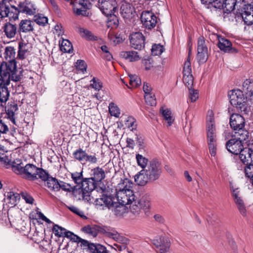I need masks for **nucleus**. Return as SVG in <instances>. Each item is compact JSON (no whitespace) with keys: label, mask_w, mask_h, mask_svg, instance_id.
<instances>
[{"label":"nucleus","mask_w":253,"mask_h":253,"mask_svg":"<svg viewBox=\"0 0 253 253\" xmlns=\"http://www.w3.org/2000/svg\"><path fill=\"white\" fill-rule=\"evenodd\" d=\"M12 170L22 178L30 181H35L39 179L46 178L47 171L42 168L37 167L32 164H28L24 166L19 160L11 162Z\"/></svg>","instance_id":"f257e3e1"},{"label":"nucleus","mask_w":253,"mask_h":253,"mask_svg":"<svg viewBox=\"0 0 253 253\" xmlns=\"http://www.w3.org/2000/svg\"><path fill=\"white\" fill-rule=\"evenodd\" d=\"M21 71L17 69L15 60L3 62L0 66V81L4 85H8L10 80L19 81L21 79Z\"/></svg>","instance_id":"f03ea898"},{"label":"nucleus","mask_w":253,"mask_h":253,"mask_svg":"<svg viewBox=\"0 0 253 253\" xmlns=\"http://www.w3.org/2000/svg\"><path fill=\"white\" fill-rule=\"evenodd\" d=\"M126 205H129L130 211L134 215H139L143 212L146 213L150 207V201L146 196H143L140 199H135V196L132 194L130 196L126 195Z\"/></svg>","instance_id":"7ed1b4c3"},{"label":"nucleus","mask_w":253,"mask_h":253,"mask_svg":"<svg viewBox=\"0 0 253 253\" xmlns=\"http://www.w3.org/2000/svg\"><path fill=\"white\" fill-rule=\"evenodd\" d=\"M207 136L210 154L215 156L216 154L217 137L213 116L207 118Z\"/></svg>","instance_id":"20e7f679"},{"label":"nucleus","mask_w":253,"mask_h":253,"mask_svg":"<svg viewBox=\"0 0 253 253\" xmlns=\"http://www.w3.org/2000/svg\"><path fill=\"white\" fill-rule=\"evenodd\" d=\"M230 102L231 105L241 113L247 114L250 111L247 100L243 92L239 89L232 90L229 95Z\"/></svg>","instance_id":"39448f33"},{"label":"nucleus","mask_w":253,"mask_h":253,"mask_svg":"<svg viewBox=\"0 0 253 253\" xmlns=\"http://www.w3.org/2000/svg\"><path fill=\"white\" fill-rule=\"evenodd\" d=\"M143 171L150 178V182H154L160 177L162 173L161 163L156 160L150 161Z\"/></svg>","instance_id":"423d86ee"},{"label":"nucleus","mask_w":253,"mask_h":253,"mask_svg":"<svg viewBox=\"0 0 253 253\" xmlns=\"http://www.w3.org/2000/svg\"><path fill=\"white\" fill-rule=\"evenodd\" d=\"M239 154L241 161L246 166L253 165V140L248 143L247 147H243Z\"/></svg>","instance_id":"0eeeda50"},{"label":"nucleus","mask_w":253,"mask_h":253,"mask_svg":"<svg viewBox=\"0 0 253 253\" xmlns=\"http://www.w3.org/2000/svg\"><path fill=\"white\" fill-rule=\"evenodd\" d=\"M98 6L105 15L114 13L117 7L116 0H98Z\"/></svg>","instance_id":"6e6552de"},{"label":"nucleus","mask_w":253,"mask_h":253,"mask_svg":"<svg viewBox=\"0 0 253 253\" xmlns=\"http://www.w3.org/2000/svg\"><path fill=\"white\" fill-rule=\"evenodd\" d=\"M238 13L242 17L244 23L247 25L253 24V5L251 4H244Z\"/></svg>","instance_id":"1a4fd4ad"},{"label":"nucleus","mask_w":253,"mask_h":253,"mask_svg":"<svg viewBox=\"0 0 253 253\" xmlns=\"http://www.w3.org/2000/svg\"><path fill=\"white\" fill-rule=\"evenodd\" d=\"M141 20L143 25L148 29L154 28L157 23V18L150 11H144L141 15Z\"/></svg>","instance_id":"9d476101"},{"label":"nucleus","mask_w":253,"mask_h":253,"mask_svg":"<svg viewBox=\"0 0 253 253\" xmlns=\"http://www.w3.org/2000/svg\"><path fill=\"white\" fill-rule=\"evenodd\" d=\"M157 252L160 253H166L169 252L170 247L169 240L165 237H160L152 241Z\"/></svg>","instance_id":"9b49d317"},{"label":"nucleus","mask_w":253,"mask_h":253,"mask_svg":"<svg viewBox=\"0 0 253 253\" xmlns=\"http://www.w3.org/2000/svg\"><path fill=\"white\" fill-rule=\"evenodd\" d=\"M131 46L136 49L141 50L144 47L145 38L142 33L135 32L129 36Z\"/></svg>","instance_id":"f8f14e48"},{"label":"nucleus","mask_w":253,"mask_h":253,"mask_svg":"<svg viewBox=\"0 0 253 253\" xmlns=\"http://www.w3.org/2000/svg\"><path fill=\"white\" fill-rule=\"evenodd\" d=\"M243 89L246 94L248 108L253 105V80L247 79L243 84Z\"/></svg>","instance_id":"ddd939ff"},{"label":"nucleus","mask_w":253,"mask_h":253,"mask_svg":"<svg viewBox=\"0 0 253 253\" xmlns=\"http://www.w3.org/2000/svg\"><path fill=\"white\" fill-rule=\"evenodd\" d=\"M218 43L217 46L219 48L224 52L230 53H236L238 50L232 47L231 41L221 36L217 35Z\"/></svg>","instance_id":"4468645a"},{"label":"nucleus","mask_w":253,"mask_h":253,"mask_svg":"<svg viewBox=\"0 0 253 253\" xmlns=\"http://www.w3.org/2000/svg\"><path fill=\"white\" fill-rule=\"evenodd\" d=\"M232 195L239 212L243 216H246L247 215L246 208L238 188L232 190Z\"/></svg>","instance_id":"2eb2a0df"},{"label":"nucleus","mask_w":253,"mask_h":253,"mask_svg":"<svg viewBox=\"0 0 253 253\" xmlns=\"http://www.w3.org/2000/svg\"><path fill=\"white\" fill-rule=\"evenodd\" d=\"M91 3L89 0H80L77 5H73L74 12L77 15H87V10L90 8Z\"/></svg>","instance_id":"dca6fc26"},{"label":"nucleus","mask_w":253,"mask_h":253,"mask_svg":"<svg viewBox=\"0 0 253 253\" xmlns=\"http://www.w3.org/2000/svg\"><path fill=\"white\" fill-rule=\"evenodd\" d=\"M226 148L230 153L238 155L243 148V145L239 139L233 138L226 142Z\"/></svg>","instance_id":"f3484780"},{"label":"nucleus","mask_w":253,"mask_h":253,"mask_svg":"<svg viewBox=\"0 0 253 253\" xmlns=\"http://www.w3.org/2000/svg\"><path fill=\"white\" fill-rule=\"evenodd\" d=\"M245 121L244 117L239 114H233L230 118L231 127L236 131L244 128Z\"/></svg>","instance_id":"a211bd4d"},{"label":"nucleus","mask_w":253,"mask_h":253,"mask_svg":"<svg viewBox=\"0 0 253 253\" xmlns=\"http://www.w3.org/2000/svg\"><path fill=\"white\" fill-rule=\"evenodd\" d=\"M20 12L29 15H35L37 12V8L35 5L31 1L25 0L20 2L18 4Z\"/></svg>","instance_id":"6ab92c4d"},{"label":"nucleus","mask_w":253,"mask_h":253,"mask_svg":"<svg viewBox=\"0 0 253 253\" xmlns=\"http://www.w3.org/2000/svg\"><path fill=\"white\" fill-rule=\"evenodd\" d=\"M113 199L110 196L102 194L100 198L95 199L94 204L97 208L102 207V209H104L105 208L111 209Z\"/></svg>","instance_id":"aec40b11"},{"label":"nucleus","mask_w":253,"mask_h":253,"mask_svg":"<svg viewBox=\"0 0 253 253\" xmlns=\"http://www.w3.org/2000/svg\"><path fill=\"white\" fill-rule=\"evenodd\" d=\"M124 199L122 200V202L120 203L114 201L115 198H114L111 203V209H112L115 214L117 216H121L126 212V207L125 205H126V200L125 197Z\"/></svg>","instance_id":"412c9836"},{"label":"nucleus","mask_w":253,"mask_h":253,"mask_svg":"<svg viewBox=\"0 0 253 253\" xmlns=\"http://www.w3.org/2000/svg\"><path fill=\"white\" fill-rule=\"evenodd\" d=\"M132 182L129 179L125 178L124 179H121L120 183L118 184V189L120 191L126 193V195L131 196L133 194L131 189L133 187Z\"/></svg>","instance_id":"4be33fe9"},{"label":"nucleus","mask_w":253,"mask_h":253,"mask_svg":"<svg viewBox=\"0 0 253 253\" xmlns=\"http://www.w3.org/2000/svg\"><path fill=\"white\" fill-rule=\"evenodd\" d=\"M121 14L125 19H131L134 15V8L129 3L124 2L121 5Z\"/></svg>","instance_id":"5701e85b"},{"label":"nucleus","mask_w":253,"mask_h":253,"mask_svg":"<svg viewBox=\"0 0 253 253\" xmlns=\"http://www.w3.org/2000/svg\"><path fill=\"white\" fill-rule=\"evenodd\" d=\"M91 179L96 181L97 183L101 182L105 177V174L103 169L97 167L90 170Z\"/></svg>","instance_id":"b1692460"},{"label":"nucleus","mask_w":253,"mask_h":253,"mask_svg":"<svg viewBox=\"0 0 253 253\" xmlns=\"http://www.w3.org/2000/svg\"><path fill=\"white\" fill-rule=\"evenodd\" d=\"M97 183L91 179V177L84 178L79 189L81 191L92 192L97 186Z\"/></svg>","instance_id":"393cba45"},{"label":"nucleus","mask_w":253,"mask_h":253,"mask_svg":"<svg viewBox=\"0 0 253 253\" xmlns=\"http://www.w3.org/2000/svg\"><path fill=\"white\" fill-rule=\"evenodd\" d=\"M2 29L5 35L9 39L14 38L17 33L16 25L9 22L5 23Z\"/></svg>","instance_id":"a878e982"},{"label":"nucleus","mask_w":253,"mask_h":253,"mask_svg":"<svg viewBox=\"0 0 253 253\" xmlns=\"http://www.w3.org/2000/svg\"><path fill=\"white\" fill-rule=\"evenodd\" d=\"M135 182L140 186H144L150 182V178L142 169L134 176Z\"/></svg>","instance_id":"bb28decb"},{"label":"nucleus","mask_w":253,"mask_h":253,"mask_svg":"<svg viewBox=\"0 0 253 253\" xmlns=\"http://www.w3.org/2000/svg\"><path fill=\"white\" fill-rule=\"evenodd\" d=\"M34 22L29 20H22L19 23V30L23 33L32 32L34 30Z\"/></svg>","instance_id":"cd10ccee"},{"label":"nucleus","mask_w":253,"mask_h":253,"mask_svg":"<svg viewBox=\"0 0 253 253\" xmlns=\"http://www.w3.org/2000/svg\"><path fill=\"white\" fill-rule=\"evenodd\" d=\"M120 55L130 62H134L140 59L138 52L135 51H123L121 52Z\"/></svg>","instance_id":"c85d7f7f"},{"label":"nucleus","mask_w":253,"mask_h":253,"mask_svg":"<svg viewBox=\"0 0 253 253\" xmlns=\"http://www.w3.org/2000/svg\"><path fill=\"white\" fill-rule=\"evenodd\" d=\"M47 176H46V178L44 179H41V180L43 181H46V186L50 190L58 191L57 184H58L59 181L56 178L50 176V175L47 171Z\"/></svg>","instance_id":"c756f323"},{"label":"nucleus","mask_w":253,"mask_h":253,"mask_svg":"<svg viewBox=\"0 0 253 253\" xmlns=\"http://www.w3.org/2000/svg\"><path fill=\"white\" fill-rule=\"evenodd\" d=\"M0 108L2 107V103H5L8 99L9 92L7 85L1 84V81H0Z\"/></svg>","instance_id":"7c9ffc66"},{"label":"nucleus","mask_w":253,"mask_h":253,"mask_svg":"<svg viewBox=\"0 0 253 253\" xmlns=\"http://www.w3.org/2000/svg\"><path fill=\"white\" fill-rule=\"evenodd\" d=\"M81 230L85 234L93 237L97 236L98 234V227L96 225H87L83 227Z\"/></svg>","instance_id":"2f4dec72"},{"label":"nucleus","mask_w":253,"mask_h":253,"mask_svg":"<svg viewBox=\"0 0 253 253\" xmlns=\"http://www.w3.org/2000/svg\"><path fill=\"white\" fill-rule=\"evenodd\" d=\"M86 153L85 150H84L82 148H79L73 152V155L76 160L80 162L82 164H84Z\"/></svg>","instance_id":"473e14b6"},{"label":"nucleus","mask_w":253,"mask_h":253,"mask_svg":"<svg viewBox=\"0 0 253 253\" xmlns=\"http://www.w3.org/2000/svg\"><path fill=\"white\" fill-rule=\"evenodd\" d=\"M222 6L217 9H223L227 13H230L234 10L236 5L235 0H223Z\"/></svg>","instance_id":"72a5a7b5"},{"label":"nucleus","mask_w":253,"mask_h":253,"mask_svg":"<svg viewBox=\"0 0 253 253\" xmlns=\"http://www.w3.org/2000/svg\"><path fill=\"white\" fill-rule=\"evenodd\" d=\"M249 132L244 128L235 131V138L238 139L241 142L246 141L249 138Z\"/></svg>","instance_id":"f704fd0d"},{"label":"nucleus","mask_w":253,"mask_h":253,"mask_svg":"<svg viewBox=\"0 0 253 253\" xmlns=\"http://www.w3.org/2000/svg\"><path fill=\"white\" fill-rule=\"evenodd\" d=\"M20 12L19 8L15 6H11V8H9L8 13L6 17H8L10 21H15L18 18V15Z\"/></svg>","instance_id":"c9c22d12"},{"label":"nucleus","mask_w":253,"mask_h":253,"mask_svg":"<svg viewBox=\"0 0 253 253\" xmlns=\"http://www.w3.org/2000/svg\"><path fill=\"white\" fill-rule=\"evenodd\" d=\"M71 178L74 182L79 186V188L82 185L84 178L83 177V171L81 172H75L71 173Z\"/></svg>","instance_id":"e433bc0d"},{"label":"nucleus","mask_w":253,"mask_h":253,"mask_svg":"<svg viewBox=\"0 0 253 253\" xmlns=\"http://www.w3.org/2000/svg\"><path fill=\"white\" fill-rule=\"evenodd\" d=\"M79 32L81 34L82 36L87 40L89 41H97L98 38L96 36H94L92 33L87 29L84 28H80Z\"/></svg>","instance_id":"4c0bfd02"},{"label":"nucleus","mask_w":253,"mask_h":253,"mask_svg":"<svg viewBox=\"0 0 253 253\" xmlns=\"http://www.w3.org/2000/svg\"><path fill=\"white\" fill-rule=\"evenodd\" d=\"M18 110V106L16 104H14L12 105H11L9 108L6 110V115L7 116V118L10 119V120L15 123V112Z\"/></svg>","instance_id":"58836bf2"},{"label":"nucleus","mask_w":253,"mask_h":253,"mask_svg":"<svg viewBox=\"0 0 253 253\" xmlns=\"http://www.w3.org/2000/svg\"><path fill=\"white\" fill-rule=\"evenodd\" d=\"M7 200H9V203L11 205H15L17 202L19 200L20 196L17 193H14L13 192H7Z\"/></svg>","instance_id":"ea45409f"},{"label":"nucleus","mask_w":253,"mask_h":253,"mask_svg":"<svg viewBox=\"0 0 253 253\" xmlns=\"http://www.w3.org/2000/svg\"><path fill=\"white\" fill-rule=\"evenodd\" d=\"M60 49L64 52L70 53L73 50L71 42L67 40H63L60 45Z\"/></svg>","instance_id":"a19ab883"},{"label":"nucleus","mask_w":253,"mask_h":253,"mask_svg":"<svg viewBox=\"0 0 253 253\" xmlns=\"http://www.w3.org/2000/svg\"><path fill=\"white\" fill-rule=\"evenodd\" d=\"M108 17V23L112 28H117L119 24L118 17L113 13L110 15H106Z\"/></svg>","instance_id":"79ce46f5"},{"label":"nucleus","mask_w":253,"mask_h":253,"mask_svg":"<svg viewBox=\"0 0 253 253\" xmlns=\"http://www.w3.org/2000/svg\"><path fill=\"white\" fill-rule=\"evenodd\" d=\"M34 21L38 25L44 26L48 22V19L42 14L35 15L34 17Z\"/></svg>","instance_id":"37998d69"},{"label":"nucleus","mask_w":253,"mask_h":253,"mask_svg":"<svg viewBox=\"0 0 253 253\" xmlns=\"http://www.w3.org/2000/svg\"><path fill=\"white\" fill-rule=\"evenodd\" d=\"M85 159L84 164L89 163V164L95 165L98 161V158L96 153L89 154L86 153Z\"/></svg>","instance_id":"c03bdc74"},{"label":"nucleus","mask_w":253,"mask_h":253,"mask_svg":"<svg viewBox=\"0 0 253 253\" xmlns=\"http://www.w3.org/2000/svg\"><path fill=\"white\" fill-rule=\"evenodd\" d=\"M106 236L119 242L123 241V237L115 230H111V232H106Z\"/></svg>","instance_id":"a18cd8bd"},{"label":"nucleus","mask_w":253,"mask_h":253,"mask_svg":"<svg viewBox=\"0 0 253 253\" xmlns=\"http://www.w3.org/2000/svg\"><path fill=\"white\" fill-rule=\"evenodd\" d=\"M4 55L6 60L9 59L8 61L15 60L14 59L15 55L14 48L12 46L6 47L4 51Z\"/></svg>","instance_id":"49530a36"},{"label":"nucleus","mask_w":253,"mask_h":253,"mask_svg":"<svg viewBox=\"0 0 253 253\" xmlns=\"http://www.w3.org/2000/svg\"><path fill=\"white\" fill-rule=\"evenodd\" d=\"M9 6L5 2L0 1V19L6 17L8 13Z\"/></svg>","instance_id":"de8ad7c7"},{"label":"nucleus","mask_w":253,"mask_h":253,"mask_svg":"<svg viewBox=\"0 0 253 253\" xmlns=\"http://www.w3.org/2000/svg\"><path fill=\"white\" fill-rule=\"evenodd\" d=\"M18 56L20 58H24L25 54L28 51V43L20 42L18 45Z\"/></svg>","instance_id":"09e8293b"},{"label":"nucleus","mask_w":253,"mask_h":253,"mask_svg":"<svg viewBox=\"0 0 253 253\" xmlns=\"http://www.w3.org/2000/svg\"><path fill=\"white\" fill-rule=\"evenodd\" d=\"M244 172L246 177L250 179V182L253 186V165L245 166L244 168Z\"/></svg>","instance_id":"8fccbe9b"},{"label":"nucleus","mask_w":253,"mask_h":253,"mask_svg":"<svg viewBox=\"0 0 253 253\" xmlns=\"http://www.w3.org/2000/svg\"><path fill=\"white\" fill-rule=\"evenodd\" d=\"M109 111L111 116L116 118H118L120 115L119 108L113 102L109 104Z\"/></svg>","instance_id":"3c124183"},{"label":"nucleus","mask_w":253,"mask_h":253,"mask_svg":"<svg viewBox=\"0 0 253 253\" xmlns=\"http://www.w3.org/2000/svg\"><path fill=\"white\" fill-rule=\"evenodd\" d=\"M125 126L131 131L135 130L137 126L135 119L131 116L128 117L126 121Z\"/></svg>","instance_id":"603ef678"},{"label":"nucleus","mask_w":253,"mask_h":253,"mask_svg":"<svg viewBox=\"0 0 253 253\" xmlns=\"http://www.w3.org/2000/svg\"><path fill=\"white\" fill-rule=\"evenodd\" d=\"M171 115V111L169 109L163 110L162 111V115L166 121H167L168 126H171L174 121Z\"/></svg>","instance_id":"864d4df0"},{"label":"nucleus","mask_w":253,"mask_h":253,"mask_svg":"<svg viewBox=\"0 0 253 253\" xmlns=\"http://www.w3.org/2000/svg\"><path fill=\"white\" fill-rule=\"evenodd\" d=\"M136 159L138 165L141 167L143 169H145L148 164V160L147 158L143 157L142 155L136 154Z\"/></svg>","instance_id":"5fc2aeb1"},{"label":"nucleus","mask_w":253,"mask_h":253,"mask_svg":"<svg viewBox=\"0 0 253 253\" xmlns=\"http://www.w3.org/2000/svg\"><path fill=\"white\" fill-rule=\"evenodd\" d=\"M197 51H208V48L206 44L205 39L203 36H200L198 38Z\"/></svg>","instance_id":"6e6d98bb"},{"label":"nucleus","mask_w":253,"mask_h":253,"mask_svg":"<svg viewBox=\"0 0 253 253\" xmlns=\"http://www.w3.org/2000/svg\"><path fill=\"white\" fill-rule=\"evenodd\" d=\"M129 84L132 87H137L141 84V81L138 77L136 75L129 76Z\"/></svg>","instance_id":"4d7b16f0"},{"label":"nucleus","mask_w":253,"mask_h":253,"mask_svg":"<svg viewBox=\"0 0 253 253\" xmlns=\"http://www.w3.org/2000/svg\"><path fill=\"white\" fill-rule=\"evenodd\" d=\"M144 98L146 103L150 106H156L157 101L155 95L153 93H150L145 95Z\"/></svg>","instance_id":"13d9d810"},{"label":"nucleus","mask_w":253,"mask_h":253,"mask_svg":"<svg viewBox=\"0 0 253 253\" xmlns=\"http://www.w3.org/2000/svg\"><path fill=\"white\" fill-rule=\"evenodd\" d=\"M202 3L206 4H212L215 8H220L222 6L223 0H201Z\"/></svg>","instance_id":"bf43d9fd"},{"label":"nucleus","mask_w":253,"mask_h":253,"mask_svg":"<svg viewBox=\"0 0 253 253\" xmlns=\"http://www.w3.org/2000/svg\"><path fill=\"white\" fill-rule=\"evenodd\" d=\"M90 86L96 90H100L102 88L103 85L102 83L100 80L94 77L90 81Z\"/></svg>","instance_id":"052dcab7"},{"label":"nucleus","mask_w":253,"mask_h":253,"mask_svg":"<svg viewBox=\"0 0 253 253\" xmlns=\"http://www.w3.org/2000/svg\"><path fill=\"white\" fill-rule=\"evenodd\" d=\"M197 59L198 62L200 63L206 62L208 57V51H197Z\"/></svg>","instance_id":"680f3d73"},{"label":"nucleus","mask_w":253,"mask_h":253,"mask_svg":"<svg viewBox=\"0 0 253 253\" xmlns=\"http://www.w3.org/2000/svg\"><path fill=\"white\" fill-rule=\"evenodd\" d=\"M101 49L103 52V57L107 61H111L113 59V56L110 53L109 48L106 45H102Z\"/></svg>","instance_id":"e2e57ef3"},{"label":"nucleus","mask_w":253,"mask_h":253,"mask_svg":"<svg viewBox=\"0 0 253 253\" xmlns=\"http://www.w3.org/2000/svg\"><path fill=\"white\" fill-rule=\"evenodd\" d=\"M66 229L58 225H54L53 227V232L55 236L58 237H63L65 234Z\"/></svg>","instance_id":"0e129e2a"},{"label":"nucleus","mask_w":253,"mask_h":253,"mask_svg":"<svg viewBox=\"0 0 253 253\" xmlns=\"http://www.w3.org/2000/svg\"><path fill=\"white\" fill-rule=\"evenodd\" d=\"M152 52L154 55H161L164 50L163 46L160 44H154L152 47Z\"/></svg>","instance_id":"69168bd1"},{"label":"nucleus","mask_w":253,"mask_h":253,"mask_svg":"<svg viewBox=\"0 0 253 253\" xmlns=\"http://www.w3.org/2000/svg\"><path fill=\"white\" fill-rule=\"evenodd\" d=\"M194 78L193 75L183 77V81L185 85L188 88H192Z\"/></svg>","instance_id":"338daca9"},{"label":"nucleus","mask_w":253,"mask_h":253,"mask_svg":"<svg viewBox=\"0 0 253 253\" xmlns=\"http://www.w3.org/2000/svg\"><path fill=\"white\" fill-rule=\"evenodd\" d=\"M188 89L189 90V99L192 102L196 101L199 97V93L198 90L192 89V88Z\"/></svg>","instance_id":"774afa93"}]
</instances>
